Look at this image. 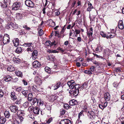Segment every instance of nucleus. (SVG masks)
I'll use <instances>...</instances> for the list:
<instances>
[{"label": "nucleus", "instance_id": "nucleus-1", "mask_svg": "<svg viewBox=\"0 0 124 124\" xmlns=\"http://www.w3.org/2000/svg\"><path fill=\"white\" fill-rule=\"evenodd\" d=\"M21 5L20 3L18 2H16L13 4L12 7V10H17L19 9Z\"/></svg>", "mask_w": 124, "mask_h": 124}, {"label": "nucleus", "instance_id": "nucleus-2", "mask_svg": "<svg viewBox=\"0 0 124 124\" xmlns=\"http://www.w3.org/2000/svg\"><path fill=\"white\" fill-rule=\"evenodd\" d=\"M9 39V35L7 34L4 35L3 36L2 40L3 43L4 44H6L9 42H10Z\"/></svg>", "mask_w": 124, "mask_h": 124}, {"label": "nucleus", "instance_id": "nucleus-3", "mask_svg": "<svg viewBox=\"0 0 124 124\" xmlns=\"http://www.w3.org/2000/svg\"><path fill=\"white\" fill-rule=\"evenodd\" d=\"M67 85L70 89H73L74 88L76 83L73 80H71L68 82Z\"/></svg>", "mask_w": 124, "mask_h": 124}, {"label": "nucleus", "instance_id": "nucleus-4", "mask_svg": "<svg viewBox=\"0 0 124 124\" xmlns=\"http://www.w3.org/2000/svg\"><path fill=\"white\" fill-rule=\"evenodd\" d=\"M25 3V5L28 7L33 8L34 7V3L31 0H26Z\"/></svg>", "mask_w": 124, "mask_h": 124}, {"label": "nucleus", "instance_id": "nucleus-5", "mask_svg": "<svg viewBox=\"0 0 124 124\" xmlns=\"http://www.w3.org/2000/svg\"><path fill=\"white\" fill-rule=\"evenodd\" d=\"M87 115L88 117L92 120L95 118V115L94 112L93 111H89L87 113Z\"/></svg>", "mask_w": 124, "mask_h": 124}, {"label": "nucleus", "instance_id": "nucleus-6", "mask_svg": "<svg viewBox=\"0 0 124 124\" xmlns=\"http://www.w3.org/2000/svg\"><path fill=\"white\" fill-rule=\"evenodd\" d=\"M59 124H72L70 120L67 119H64L61 121Z\"/></svg>", "mask_w": 124, "mask_h": 124}, {"label": "nucleus", "instance_id": "nucleus-7", "mask_svg": "<svg viewBox=\"0 0 124 124\" xmlns=\"http://www.w3.org/2000/svg\"><path fill=\"white\" fill-rule=\"evenodd\" d=\"M9 108L11 111L14 113L16 112L18 110V108L16 106L11 105L10 106Z\"/></svg>", "mask_w": 124, "mask_h": 124}, {"label": "nucleus", "instance_id": "nucleus-8", "mask_svg": "<svg viewBox=\"0 0 124 124\" xmlns=\"http://www.w3.org/2000/svg\"><path fill=\"white\" fill-rule=\"evenodd\" d=\"M104 99L106 101H108L110 100V96L108 92H106L104 94Z\"/></svg>", "mask_w": 124, "mask_h": 124}, {"label": "nucleus", "instance_id": "nucleus-9", "mask_svg": "<svg viewBox=\"0 0 124 124\" xmlns=\"http://www.w3.org/2000/svg\"><path fill=\"white\" fill-rule=\"evenodd\" d=\"M32 65L33 67L35 68L40 67L41 66L40 63L37 61H34L32 63Z\"/></svg>", "mask_w": 124, "mask_h": 124}, {"label": "nucleus", "instance_id": "nucleus-10", "mask_svg": "<svg viewBox=\"0 0 124 124\" xmlns=\"http://www.w3.org/2000/svg\"><path fill=\"white\" fill-rule=\"evenodd\" d=\"M78 102L77 100L73 99L69 101V104L70 105L73 106L77 105L78 104Z\"/></svg>", "mask_w": 124, "mask_h": 124}, {"label": "nucleus", "instance_id": "nucleus-11", "mask_svg": "<svg viewBox=\"0 0 124 124\" xmlns=\"http://www.w3.org/2000/svg\"><path fill=\"white\" fill-rule=\"evenodd\" d=\"M118 28L122 30L124 28V26L123 21L122 20L119 21L118 24Z\"/></svg>", "mask_w": 124, "mask_h": 124}, {"label": "nucleus", "instance_id": "nucleus-12", "mask_svg": "<svg viewBox=\"0 0 124 124\" xmlns=\"http://www.w3.org/2000/svg\"><path fill=\"white\" fill-rule=\"evenodd\" d=\"M38 51L36 50H34L32 53V58L34 60H35L37 58L38 55Z\"/></svg>", "mask_w": 124, "mask_h": 124}, {"label": "nucleus", "instance_id": "nucleus-13", "mask_svg": "<svg viewBox=\"0 0 124 124\" xmlns=\"http://www.w3.org/2000/svg\"><path fill=\"white\" fill-rule=\"evenodd\" d=\"M107 105V102H105L104 103H102L99 105V108L102 109H103L105 108Z\"/></svg>", "mask_w": 124, "mask_h": 124}, {"label": "nucleus", "instance_id": "nucleus-14", "mask_svg": "<svg viewBox=\"0 0 124 124\" xmlns=\"http://www.w3.org/2000/svg\"><path fill=\"white\" fill-rule=\"evenodd\" d=\"M93 32V30L92 27L90 28V30L87 33L88 37L89 38H91L92 37Z\"/></svg>", "mask_w": 124, "mask_h": 124}, {"label": "nucleus", "instance_id": "nucleus-15", "mask_svg": "<svg viewBox=\"0 0 124 124\" xmlns=\"http://www.w3.org/2000/svg\"><path fill=\"white\" fill-rule=\"evenodd\" d=\"M39 108L37 107H35L34 108L33 111L35 114H39Z\"/></svg>", "mask_w": 124, "mask_h": 124}, {"label": "nucleus", "instance_id": "nucleus-16", "mask_svg": "<svg viewBox=\"0 0 124 124\" xmlns=\"http://www.w3.org/2000/svg\"><path fill=\"white\" fill-rule=\"evenodd\" d=\"M8 93L5 91H3L1 89H0V97H2L4 95H7Z\"/></svg>", "mask_w": 124, "mask_h": 124}, {"label": "nucleus", "instance_id": "nucleus-17", "mask_svg": "<svg viewBox=\"0 0 124 124\" xmlns=\"http://www.w3.org/2000/svg\"><path fill=\"white\" fill-rule=\"evenodd\" d=\"M11 97L12 100L13 101L17 99V97L15 95V93L14 92H12L11 93Z\"/></svg>", "mask_w": 124, "mask_h": 124}, {"label": "nucleus", "instance_id": "nucleus-18", "mask_svg": "<svg viewBox=\"0 0 124 124\" xmlns=\"http://www.w3.org/2000/svg\"><path fill=\"white\" fill-rule=\"evenodd\" d=\"M31 89L34 92H36L37 91H40L39 89L36 85H34L31 87Z\"/></svg>", "mask_w": 124, "mask_h": 124}, {"label": "nucleus", "instance_id": "nucleus-19", "mask_svg": "<svg viewBox=\"0 0 124 124\" xmlns=\"http://www.w3.org/2000/svg\"><path fill=\"white\" fill-rule=\"evenodd\" d=\"M19 40L18 38H16L15 40H13V42L14 46L16 47H17L19 44Z\"/></svg>", "mask_w": 124, "mask_h": 124}, {"label": "nucleus", "instance_id": "nucleus-20", "mask_svg": "<svg viewBox=\"0 0 124 124\" xmlns=\"http://www.w3.org/2000/svg\"><path fill=\"white\" fill-rule=\"evenodd\" d=\"M12 79V77L9 75H8L4 78V80L6 82H8L11 80Z\"/></svg>", "mask_w": 124, "mask_h": 124}, {"label": "nucleus", "instance_id": "nucleus-21", "mask_svg": "<svg viewBox=\"0 0 124 124\" xmlns=\"http://www.w3.org/2000/svg\"><path fill=\"white\" fill-rule=\"evenodd\" d=\"M61 85V83L60 82H59L57 83L55 85H53L54 88V90H56Z\"/></svg>", "mask_w": 124, "mask_h": 124}, {"label": "nucleus", "instance_id": "nucleus-22", "mask_svg": "<svg viewBox=\"0 0 124 124\" xmlns=\"http://www.w3.org/2000/svg\"><path fill=\"white\" fill-rule=\"evenodd\" d=\"M37 104L39 106H42L44 105V102L41 99L38 100Z\"/></svg>", "mask_w": 124, "mask_h": 124}, {"label": "nucleus", "instance_id": "nucleus-23", "mask_svg": "<svg viewBox=\"0 0 124 124\" xmlns=\"http://www.w3.org/2000/svg\"><path fill=\"white\" fill-rule=\"evenodd\" d=\"M14 24L10 22L8 23V26H7V28H9L13 27L15 28Z\"/></svg>", "mask_w": 124, "mask_h": 124}, {"label": "nucleus", "instance_id": "nucleus-24", "mask_svg": "<svg viewBox=\"0 0 124 124\" xmlns=\"http://www.w3.org/2000/svg\"><path fill=\"white\" fill-rule=\"evenodd\" d=\"M79 93V90H75L73 91V94H72V96L75 97L78 95Z\"/></svg>", "mask_w": 124, "mask_h": 124}, {"label": "nucleus", "instance_id": "nucleus-25", "mask_svg": "<svg viewBox=\"0 0 124 124\" xmlns=\"http://www.w3.org/2000/svg\"><path fill=\"white\" fill-rule=\"evenodd\" d=\"M45 71L48 73L50 74L51 72V70L50 68L47 67H46L44 68Z\"/></svg>", "mask_w": 124, "mask_h": 124}, {"label": "nucleus", "instance_id": "nucleus-26", "mask_svg": "<svg viewBox=\"0 0 124 124\" xmlns=\"http://www.w3.org/2000/svg\"><path fill=\"white\" fill-rule=\"evenodd\" d=\"M31 105V104L27 101L24 103L23 104V106L25 108H27L29 107Z\"/></svg>", "mask_w": 124, "mask_h": 124}, {"label": "nucleus", "instance_id": "nucleus-27", "mask_svg": "<svg viewBox=\"0 0 124 124\" xmlns=\"http://www.w3.org/2000/svg\"><path fill=\"white\" fill-rule=\"evenodd\" d=\"M33 97V96L32 93H30L28 95V101H31L32 100Z\"/></svg>", "mask_w": 124, "mask_h": 124}, {"label": "nucleus", "instance_id": "nucleus-28", "mask_svg": "<svg viewBox=\"0 0 124 124\" xmlns=\"http://www.w3.org/2000/svg\"><path fill=\"white\" fill-rule=\"evenodd\" d=\"M22 50V48L19 47H18L16 49L15 52L18 54L20 53Z\"/></svg>", "mask_w": 124, "mask_h": 124}, {"label": "nucleus", "instance_id": "nucleus-29", "mask_svg": "<svg viewBox=\"0 0 124 124\" xmlns=\"http://www.w3.org/2000/svg\"><path fill=\"white\" fill-rule=\"evenodd\" d=\"M7 70L10 71H12L15 70V68L13 66H10L8 68Z\"/></svg>", "mask_w": 124, "mask_h": 124}, {"label": "nucleus", "instance_id": "nucleus-30", "mask_svg": "<svg viewBox=\"0 0 124 124\" xmlns=\"http://www.w3.org/2000/svg\"><path fill=\"white\" fill-rule=\"evenodd\" d=\"M16 74L18 76L22 77L23 76L22 72L19 71H16L15 72Z\"/></svg>", "mask_w": 124, "mask_h": 124}, {"label": "nucleus", "instance_id": "nucleus-31", "mask_svg": "<svg viewBox=\"0 0 124 124\" xmlns=\"http://www.w3.org/2000/svg\"><path fill=\"white\" fill-rule=\"evenodd\" d=\"M6 121V118H3L0 117V123L1 124H4L5 122Z\"/></svg>", "mask_w": 124, "mask_h": 124}, {"label": "nucleus", "instance_id": "nucleus-32", "mask_svg": "<svg viewBox=\"0 0 124 124\" xmlns=\"http://www.w3.org/2000/svg\"><path fill=\"white\" fill-rule=\"evenodd\" d=\"M4 115L6 118H8L10 116L9 112L8 111H6L4 113Z\"/></svg>", "mask_w": 124, "mask_h": 124}, {"label": "nucleus", "instance_id": "nucleus-33", "mask_svg": "<svg viewBox=\"0 0 124 124\" xmlns=\"http://www.w3.org/2000/svg\"><path fill=\"white\" fill-rule=\"evenodd\" d=\"M34 109V108L31 105L29 106L28 110L30 113H31L32 112H33V111Z\"/></svg>", "mask_w": 124, "mask_h": 124}, {"label": "nucleus", "instance_id": "nucleus-34", "mask_svg": "<svg viewBox=\"0 0 124 124\" xmlns=\"http://www.w3.org/2000/svg\"><path fill=\"white\" fill-rule=\"evenodd\" d=\"M36 78L37 79V80H36L37 83L39 85L41 84L42 83V81L38 77H37V78H36Z\"/></svg>", "mask_w": 124, "mask_h": 124}, {"label": "nucleus", "instance_id": "nucleus-35", "mask_svg": "<svg viewBox=\"0 0 124 124\" xmlns=\"http://www.w3.org/2000/svg\"><path fill=\"white\" fill-rule=\"evenodd\" d=\"M16 17L18 19H21L23 18V16L22 14L20 13H17V14Z\"/></svg>", "mask_w": 124, "mask_h": 124}, {"label": "nucleus", "instance_id": "nucleus-36", "mask_svg": "<svg viewBox=\"0 0 124 124\" xmlns=\"http://www.w3.org/2000/svg\"><path fill=\"white\" fill-rule=\"evenodd\" d=\"M32 43H25L23 44L24 46H27L28 47H31V46H32L31 45H32Z\"/></svg>", "mask_w": 124, "mask_h": 124}, {"label": "nucleus", "instance_id": "nucleus-37", "mask_svg": "<svg viewBox=\"0 0 124 124\" xmlns=\"http://www.w3.org/2000/svg\"><path fill=\"white\" fill-rule=\"evenodd\" d=\"M87 84L86 83H85L81 86V88L82 89L85 88L87 87Z\"/></svg>", "mask_w": 124, "mask_h": 124}, {"label": "nucleus", "instance_id": "nucleus-38", "mask_svg": "<svg viewBox=\"0 0 124 124\" xmlns=\"http://www.w3.org/2000/svg\"><path fill=\"white\" fill-rule=\"evenodd\" d=\"M55 35L57 36L58 38H61L62 36L63 35V37L64 36L63 35H62V34H60L59 33H57V32L56 31H55Z\"/></svg>", "mask_w": 124, "mask_h": 124}, {"label": "nucleus", "instance_id": "nucleus-39", "mask_svg": "<svg viewBox=\"0 0 124 124\" xmlns=\"http://www.w3.org/2000/svg\"><path fill=\"white\" fill-rule=\"evenodd\" d=\"M27 91H25V90H23L22 91V93L23 95L25 97H27V96L28 94L27 93Z\"/></svg>", "mask_w": 124, "mask_h": 124}, {"label": "nucleus", "instance_id": "nucleus-40", "mask_svg": "<svg viewBox=\"0 0 124 124\" xmlns=\"http://www.w3.org/2000/svg\"><path fill=\"white\" fill-rule=\"evenodd\" d=\"M66 110L64 109H62L60 110V114L61 115H64L65 113Z\"/></svg>", "mask_w": 124, "mask_h": 124}, {"label": "nucleus", "instance_id": "nucleus-41", "mask_svg": "<svg viewBox=\"0 0 124 124\" xmlns=\"http://www.w3.org/2000/svg\"><path fill=\"white\" fill-rule=\"evenodd\" d=\"M51 44V42L49 41H46L45 43V45L47 46H50Z\"/></svg>", "mask_w": 124, "mask_h": 124}, {"label": "nucleus", "instance_id": "nucleus-42", "mask_svg": "<svg viewBox=\"0 0 124 124\" xmlns=\"http://www.w3.org/2000/svg\"><path fill=\"white\" fill-rule=\"evenodd\" d=\"M38 32L39 35L40 36L44 34L43 31L42 29H40V30Z\"/></svg>", "mask_w": 124, "mask_h": 124}, {"label": "nucleus", "instance_id": "nucleus-43", "mask_svg": "<svg viewBox=\"0 0 124 124\" xmlns=\"http://www.w3.org/2000/svg\"><path fill=\"white\" fill-rule=\"evenodd\" d=\"M14 62L18 63H19L20 62V60L18 58H15Z\"/></svg>", "mask_w": 124, "mask_h": 124}, {"label": "nucleus", "instance_id": "nucleus-44", "mask_svg": "<svg viewBox=\"0 0 124 124\" xmlns=\"http://www.w3.org/2000/svg\"><path fill=\"white\" fill-rule=\"evenodd\" d=\"M109 34L110 38H112L115 36V34L113 33H110Z\"/></svg>", "mask_w": 124, "mask_h": 124}, {"label": "nucleus", "instance_id": "nucleus-45", "mask_svg": "<svg viewBox=\"0 0 124 124\" xmlns=\"http://www.w3.org/2000/svg\"><path fill=\"white\" fill-rule=\"evenodd\" d=\"M109 51V49H107L104 50V51L103 52V54H108V52Z\"/></svg>", "mask_w": 124, "mask_h": 124}, {"label": "nucleus", "instance_id": "nucleus-46", "mask_svg": "<svg viewBox=\"0 0 124 124\" xmlns=\"http://www.w3.org/2000/svg\"><path fill=\"white\" fill-rule=\"evenodd\" d=\"M38 100L36 98H34L33 99V100L32 101V103L31 105L34 104L38 101Z\"/></svg>", "mask_w": 124, "mask_h": 124}, {"label": "nucleus", "instance_id": "nucleus-47", "mask_svg": "<svg viewBox=\"0 0 124 124\" xmlns=\"http://www.w3.org/2000/svg\"><path fill=\"white\" fill-rule=\"evenodd\" d=\"M84 73L85 74H88L90 75L92 74V72L90 70H85L84 71Z\"/></svg>", "mask_w": 124, "mask_h": 124}, {"label": "nucleus", "instance_id": "nucleus-48", "mask_svg": "<svg viewBox=\"0 0 124 124\" xmlns=\"http://www.w3.org/2000/svg\"><path fill=\"white\" fill-rule=\"evenodd\" d=\"M53 120L52 118L51 117L48 119L47 120H46V122L48 124L50 123Z\"/></svg>", "mask_w": 124, "mask_h": 124}, {"label": "nucleus", "instance_id": "nucleus-49", "mask_svg": "<svg viewBox=\"0 0 124 124\" xmlns=\"http://www.w3.org/2000/svg\"><path fill=\"white\" fill-rule=\"evenodd\" d=\"M80 87L79 85V84H76V85H75L74 88H75V90H79V88Z\"/></svg>", "mask_w": 124, "mask_h": 124}, {"label": "nucleus", "instance_id": "nucleus-50", "mask_svg": "<svg viewBox=\"0 0 124 124\" xmlns=\"http://www.w3.org/2000/svg\"><path fill=\"white\" fill-rule=\"evenodd\" d=\"M19 123V122L18 119H15L14 121L12 123V124H18Z\"/></svg>", "mask_w": 124, "mask_h": 124}, {"label": "nucleus", "instance_id": "nucleus-51", "mask_svg": "<svg viewBox=\"0 0 124 124\" xmlns=\"http://www.w3.org/2000/svg\"><path fill=\"white\" fill-rule=\"evenodd\" d=\"M33 47L32 46H31V47H29L28 48H27V51L32 52L33 50Z\"/></svg>", "mask_w": 124, "mask_h": 124}, {"label": "nucleus", "instance_id": "nucleus-52", "mask_svg": "<svg viewBox=\"0 0 124 124\" xmlns=\"http://www.w3.org/2000/svg\"><path fill=\"white\" fill-rule=\"evenodd\" d=\"M22 90V88L21 87H20L16 89V91L18 92H20Z\"/></svg>", "mask_w": 124, "mask_h": 124}, {"label": "nucleus", "instance_id": "nucleus-53", "mask_svg": "<svg viewBox=\"0 0 124 124\" xmlns=\"http://www.w3.org/2000/svg\"><path fill=\"white\" fill-rule=\"evenodd\" d=\"M17 119L20 120L21 121V122L23 121V118L22 116H18V117L17 118Z\"/></svg>", "mask_w": 124, "mask_h": 124}, {"label": "nucleus", "instance_id": "nucleus-54", "mask_svg": "<svg viewBox=\"0 0 124 124\" xmlns=\"http://www.w3.org/2000/svg\"><path fill=\"white\" fill-rule=\"evenodd\" d=\"M75 32H76V35H75V36H76V35L80 33V31L79 30L76 29L75 30Z\"/></svg>", "mask_w": 124, "mask_h": 124}, {"label": "nucleus", "instance_id": "nucleus-55", "mask_svg": "<svg viewBox=\"0 0 124 124\" xmlns=\"http://www.w3.org/2000/svg\"><path fill=\"white\" fill-rule=\"evenodd\" d=\"M115 70L117 72H119L121 71L120 68L119 67L116 68L115 69Z\"/></svg>", "mask_w": 124, "mask_h": 124}, {"label": "nucleus", "instance_id": "nucleus-56", "mask_svg": "<svg viewBox=\"0 0 124 124\" xmlns=\"http://www.w3.org/2000/svg\"><path fill=\"white\" fill-rule=\"evenodd\" d=\"M93 63L95 65H99L100 64V63L98 62L95 61H93Z\"/></svg>", "mask_w": 124, "mask_h": 124}, {"label": "nucleus", "instance_id": "nucleus-57", "mask_svg": "<svg viewBox=\"0 0 124 124\" xmlns=\"http://www.w3.org/2000/svg\"><path fill=\"white\" fill-rule=\"evenodd\" d=\"M101 35L103 37H105L106 36V34L105 33H104L103 32H100Z\"/></svg>", "mask_w": 124, "mask_h": 124}, {"label": "nucleus", "instance_id": "nucleus-58", "mask_svg": "<svg viewBox=\"0 0 124 124\" xmlns=\"http://www.w3.org/2000/svg\"><path fill=\"white\" fill-rule=\"evenodd\" d=\"M88 4L89 5V8H90L91 9L93 8V6H92V4L91 3L89 2L88 3Z\"/></svg>", "mask_w": 124, "mask_h": 124}, {"label": "nucleus", "instance_id": "nucleus-59", "mask_svg": "<svg viewBox=\"0 0 124 124\" xmlns=\"http://www.w3.org/2000/svg\"><path fill=\"white\" fill-rule=\"evenodd\" d=\"M95 69L94 67L93 66L91 67L90 68L89 70H90V71L92 72H93L94 71Z\"/></svg>", "mask_w": 124, "mask_h": 124}, {"label": "nucleus", "instance_id": "nucleus-60", "mask_svg": "<svg viewBox=\"0 0 124 124\" xmlns=\"http://www.w3.org/2000/svg\"><path fill=\"white\" fill-rule=\"evenodd\" d=\"M5 3L4 4H3L1 6L3 8H6L7 6L6 4V3L5 2ZM8 3H6V4H8Z\"/></svg>", "mask_w": 124, "mask_h": 124}, {"label": "nucleus", "instance_id": "nucleus-61", "mask_svg": "<svg viewBox=\"0 0 124 124\" xmlns=\"http://www.w3.org/2000/svg\"><path fill=\"white\" fill-rule=\"evenodd\" d=\"M23 27L25 29L28 30H29L30 29V28L28 27L26 25H24L23 26Z\"/></svg>", "mask_w": 124, "mask_h": 124}, {"label": "nucleus", "instance_id": "nucleus-62", "mask_svg": "<svg viewBox=\"0 0 124 124\" xmlns=\"http://www.w3.org/2000/svg\"><path fill=\"white\" fill-rule=\"evenodd\" d=\"M118 85V84L116 83H114L113 84V86L115 87H117Z\"/></svg>", "mask_w": 124, "mask_h": 124}, {"label": "nucleus", "instance_id": "nucleus-63", "mask_svg": "<svg viewBox=\"0 0 124 124\" xmlns=\"http://www.w3.org/2000/svg\"><path fill=\"white\" fill-rule=\"evenodd\" d=\"M4 2L6 3H8L9 4H10V0H4Z\"/></svg>", "mask_w": 124, "mask_h": 124}, {"label": "nucleus", "instance_id": "nucleus-64", "mask_svg": "<svg viewBox=\"0 0 124 124\" xmlns=\"http://www.w3.org/2000/svg\"><path fill=\"white\" fill-rule=\"evenodd\" d=\"M73 33H74V34L75 33V31L73 30H72L71 31H70V33H69V35L70 36H71L72 34Z\"/></svg>", "mask_w": 124, "mask_h": 124}]
</instances>
